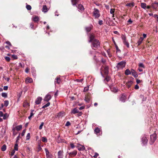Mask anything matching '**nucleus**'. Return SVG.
<instances>
[{"instance_id":"nucleus-33","label":"nucleus","mask_w":158,"mask_h":158,"mask_svg":"<svg viewBox=\"0 0 158 158\" xmlns=\"http://www.w3.org/2000/svg\"><path fill=\"white\" fill-rule=\"evenodd\" d=\"M78 1V0H71L72 4L73 6L76 5Z\"/></svg>"},{"instance_id":"nucleus-29","label":"nucleus","mask_w":158,"mask_h":158,"mask_svg":"<svg viewBox=\"0 0 158 158\" xmlns=\"http://www.w3.org/2000/svg\"><path fill=\"white\" fill-rule=\"evenodd\" d=\"M22 125H19L16 126L15 127L17 131H20L22 129Z\"/></svg>"},{"instance_id":"nucleus-58","label":"nucleus","mask_w":158,"mask_h":158,"mask_svg":"<svg viewBox=\"0 0 158 158\" xmlns=\"http://www.w3.org/2000/svg\"><path fill=\"white\" fill-rule=\"evenodd\" d=\"M99 155V154L97 152H95V155L94 156V157L95 158H96Z\"/></svg>"},{"instance_id":"nucleus-14","label":"nucleus","mask_w":158,"mask_h":158,"mask_svg":"<svg viewBox=\"0 0 158 158\" xmlns=\"http://www.w3.org/2000/svg\"><path fill=\"white\" fill-rule=\"evenodd\" d=\"M79 11L82 12L84 10V8L83 6L81 4H79L77 6Z\"/></svg>"},{"instance_id":"nucleus-15","label":"nucleus","mask_w":158,"mask_h":158,"mask_svg":"<svg viewBox=\"0 0 158 158\" xmlns=\"http://www.w3.org/2000/svg\"><path fill=\"white\" fill-rule=\"evenodd\" d=\"M93 26L92 25L89 27H85V29L86 32H89L93 28Z\"/></svg>"},{"instance_id":"nucleus-12","label":"nucleus","mask_w":158,"mask_h":158,"mask_svg":"<svg viewBox=\"0 0 158 158\" xmlns=\"http://www.w3.org/2000/svg\"><path fill=\"white\" fill-rule=\"evenodd\" d=\"M126 99V97L125 95V94H122L121 95V96L120 98V101L123 102H125V100Z\"/></svg>"},{"instance_id":"nucleus-17","label":"nucleus","mask_w":158,"mask_h":158,"mask_svg":"<svg viewBox=\"0 0 158 158\" xmlns=\"http://www.w3.org/2000/svg\"><path fill=\"white\" fill-rule=\"evenodd\" d=\"M42 100V98L41 97H38L37 98L35 101V103L36 104H39L41 102Z\"/></svg>"},{"instance_id":"nucleus-38","label":"nucleus","mask_w":158,"mask_h":158,"mask_svg":"<svg viewBox=\"0 0 158 158\" xmlns=\"http://www.w3.org/2000/svg\"><path fill=\"white\" fill-rule=\"evenodd\" d=\"M6 146L5 144L3 145L1 149L2 151H5L6 149Z\"/></svg>"},{"instance_id":"nucleus-26","label":"nucleus","mask_w":158,"mask_h":158,"mask_svg":"<svg viewBox=\"0 0 158 158\" xmlns=\"http://www.w3.org/2000/svg\"><path fill=\"white\" fill-rule=\"evenodd\" d=\"M79 112L78 110L77 109V108H75L71 111V114H75Z\"/></svg>"},{"instance_id":"nucleus-36","label":"nucleus","mask_w":158,"mask_h":158,"mask_svg":"<svg viewBox=\"0 0 158 158\" xmlns=\"http://www.w3.org/2000/svg\"><path fill=\"white\" fill-rule=\"evenodd\" d=\"M81 147L79 148L78 149L79 151H83L85 149V148L84 146L81 145Z\"/></svg>"},{"instance_id":"nucleus-39","label":"nucleus","mask_w":158,"mask_h":158,"mask_svg":"<svg viewBox=\"0 0 158 158\" xmlns=\"http://www.w3.org/2000/svg\"><path fill=\"white\" fill-rule=\"evenodd\" d=\"M41 140L43 142L46 143L47 140L46 138L45 137H43L42 138Z\"/></svg>"},{"instance_id":"nucleus-10","label":"nucleus","mask_w":158,"mask_h":158,"mask_svg":"<svg viewBox=\"0 0 158 158\" xmlns=\"http://www.w3.org/2000/svg\"><path fill=\"white\" fill-rule=\"evenodd\" d=\"M51 98L52 97L51 95L49 94H48L46 95L44 100V101L48 102L51 99Z\"/></svg>"},{"instance_id":"nucleus-41","label":"nucleus","mask_w":158,"mask_h":158,"mask_svg":"<svg viewBox=\"0 0 158 158\" xmlns=\"http://www.w3.org/2000/svg\"><path fill=\"white\" fill-rule=\"evenodd\" d=\"M115 9H111L110 10V12L111 14H113V17H114V12Z\"/></svg>"},{"instance_id":"nucleus-9","label":"nucleus","mask_w":158,"mask_h":158,"mask_svg":"<svg viewBox=\"0 0 158 158\" xmlns=\"http://www.w3.org/2000/svg\"><path fill=\"white\" fill-rule=\"evenodd\" d=\"M69 156L72 157L76 156L77 153V151L76 150L73 151V152L68 153Z\"/></svg>"},{"instance_id":"nucleus-28","label":"nucleus","mask_w":158,"mask_h":158,"mask_svg":"<svg viewBox=\"0 0 158 158\" xmlns=\"http://www.w3.org/2000/svg\"><path fill=\"white\" fill-rule=\"evenodd\" d=\"M146 6L147 4L146 3L142 2L141 3L140 6L141 7L144 9H146Z\"/></svg>"},{"instance_id":"nucleus-19","label":"nucleus","mask_w":158,"mask_h":158,"mask_svg":"<svg viewBox=\"0 0 158 158\" xmlns=\"http://www.w3.org/2000/svg\"><path fill=\"white\" fill-rule=\"evenodd\" d=\"M58 158H63V152L60 151L58 152Z\"/></svg>"},{"instance_id":"nucleus-32","label":"nucleus","mask_w":158,"mask_h":158,"mask_svg":"<svg viewBox=\"0 0 158 158\" xmlns=\"http://www.w3.org/2000/svg\"><path fill=\"white\" fill-rule=\"evenodd\" d=\"M94 132L95 134H98V133H99L100 130L99 128L98 127H97L94 130Z\"/></svg>"},{"instance_id":"nucleus-52","label":"nucleus","mask_w":158,"mask_h":158,"mask_svg":"<svg viewBox=\"0 0 158 158\" xmlns=\"http://www.w3.org/2000/svg\"><path fill=\"white\" fill-rule=\"evenodd\" d=\"M89 86H87V87H85L84 88V92H86L88 91V90H89Z\"/></svg>"},{"instance_id":"nucleus-61","label":"nucleus","mask_w":158,"mask_h":158,"mask_svg":"<svg viewBox=\"0 0 158 158\" xmlns=\"http://www.w3.org/2000/svg\"><path fill=\"white\" fill-rule=\"evenodd\" d=\"M78 114H77V116H81L82 114V113L81 112H79H79L77 113Z\"/></svg>"},{"instance_id":"nucleus-27","label":"nucleus","mask_w":158,"mask_h":158,"mask_svg":"<svg viewBox=\"0 0 158 158\" xmlns=\"http://www.w3.org/2000/svg\"><path fill=\"white\" fill-rule=\"evenodd\" d=\"M48 8L46 5H43L42 9V11L44 12H47L48 10Z\"/></svg>"},{"instance_id":"nucleus-31","label":"nucleus","mask_w":158,"mask_h":158,"mask_svg":"<svg viewBox=\"0 0 158 158\" xmlns=\"http://www.w3.org/2000/svg\"><path fill=\"white\" fill-rule=\"evenodd\" d=\"M125 74L126 75H129L131 74V71L129 70V69H127L125 70Z\"/></svg>"},{"instance_id":"nucleus-42","label":"nucleus","mask_w":158,"mask_h":158,"mask_svg":"<svg viewBox=\"0 0 158 158\" xmlns=\"http://www.w3.org/2000/svg\"><path fill=\"white\" fill-rule=\"evenodd\" d=\"M9 101L8 100H5L4 101V105L6 107H7L9 104Z\"/></svg>"},{"instance_id":"nucleus-13","label":"nucleus","mask_w":158,"mask_h":158,"mask_svg":"<svg viewBox=\"0 0 158 158\" xmlns=\"http://www.w3.org/2000/svg\"><path fill=\"white\" fill-rule=\"evenodd\" d=\"M131 73L132 74V75L135 78L137 77H138V75L137 73L135 71V70L133 69H131Z\"/></svg>"},{"instance_id":"nucleus-63","label":"nucleus","mask_w":158,"mask_h":158,"mask_svg":"<svg viewBox=\"0 0 158 158\" xmlns=\"http://www.w3.org/2000/svg\"><path fill=\"white\" fill-rule=\"evenodd\" d=\"M8 87L7 86H4L3 87V89L5 90H6L8 89Z\"/></svg>"},{"instance_id":"nucleus-23","label":"nucleus","mask_w":158,"mask_h":158,"mask_svg":"<svg viewBox=\"0 0 158 158\" xmlns=\"http://www.w3.org/2000/svg\"><path fill=\"white\" fill-rule=\"evenodd\" d=\"M143 40V38L142 37H140L137 42V45L139 46L142 43Z\"/></svg>"},{"instance_id":"nucleus-11","label":"nucleus","mask_w":158,"mask_h":158,"mask_svg":"<svg viewBox=\"0 0 158 158\" xmlns=\"http://www.w3.org/2000/svg\"><path fill=\"white\" fill-rule=\"evenodd\" d=\"M148 140L146 137L143 136L142 138V142L143 145H146L147 144L148 142Z\"/></svg>"},{"instance_id":"nucleus-56","label":"nucleus","mask_w":158,"mask_h":158,"mask_svg":"<svg viewBox=\"0 0 158 158\" xmlns=\"http://www.w3.org/2000/svg\"><path fill=\"white\" fill-rule=\"evenodd\" d=\"M34 110H31V113L30 114V116L32 117L34 114V113H33V112L34 111Z\"/></svg>"},{"instance_id":"nucleus-55","label":"nucleus","mask_w":158,"mask_h":158,"mask_svg":"<svg viewBox=\"0 0 158 158\" xmlns=\"http://www.w3.org/2000/svg\"><path fill=\"white\" fill-rule=\"evenodd\" d=\"M70 125L71 123H70V122L69 121H67L65 125V126L67 127L70 126Z\"/></svg>"},{"instance_id":"nucleus-1","label":"nucleus","mask_w":158,"mask_h":158,"mask_svg":"<svg viewBox=\"0 0 158 158\" xmlns=\"http://www.w3.org/2000/svg\"><path fill=\"white\" fill-rule=\"evenodd\" d=\"M109 67L106 65L102 66L100 70L102 76L104 77L105 76L107 75L109 73Z\"/></svg>"},{"instance_id":"nucleus-22","label":"nucleus","mask_w":158,"mask_h":158,"mask_svg":"<svg viewBox=\"0 0 158 158\" xmlns=\"http://www.w3.org/2000/svg\"><path fill=\"white\" fill-rule=\"evenodd\" d=\"M33 81V80L32 78L28 77L25 80L26 83H31Z\"/></svg>"},{"instance_id":"nucleus-54","label":"nucleus","mask_w":158,"mask_h":158,"mask_svg":"<svg viewBox=\"0 0 158 158\" xmlns=\"http://www.w3.org/2000/svg\"><path fill=\"white\" fill-rule=\"evenodd\" d=\"M26 129H24L22 131V133H21V135L22 136H23L24 135V134L26 132Z\"/></svg>"},{"instance_id":"nucleus-30","label":"nucleus","mask_w":158,"mask_h":158,"mask_svg":"<svg viewBox=\"0 0 158 158\" xmlns=\"http://www.w3.org/2000/svg\"><path fill=\"white\" fill-rule=\"evenodd\" d=\"M39 19L38 16H35L33 17V20L35 22H37L39 21Z\"/></svg>"},{"instance_id":"nucleus-50","label":"nucleus","mask_w":158,"mask_h":158,"mask_svg":"<svg viewBox=\"0 0 158 158\" xmlns=\"http://www.w3.org/2000/svg\"><path fill=\"white\" fill-rule=\"evenodd\" d=\"M44 125V122H42L41 123L40 125L39 129L40 130H41L42 129L43 126Z\"/></svg>"},{"instance_id":"nucleus-24","label":"nucleus","mask_w":158,"mask_h":158,"mask_svg":"<svg viewBox=\"0 0 158 158\" xmlns=\"http://www.w3.org/2000/svg\"><path fill=\"white\" fill-rule=\"evenodd\" d=\"M85 100L87 102H89L90 100V96L89 95H85Z\"/></svg>"},{"instance_id":"nucleus-37","label":"nucleus","mask_w":158,"mask_h":158,"mask_svg":"<svg viewBox=\"0 0 158 158\" xmlns=\"http://www.w3.org/2000/svg\"><path fill=\"white\" fill-rule=\"evenodd\" d=\"M64 112H60L58 113L57 114V116L58 117H62L63 115Z\"/></svg>"},{"instance_id":"nucleus-62","label":"nucleus","mask_w":158,"mask_h":158,"mask_svg":"<svg viewBox=\"0 0 158 158\" xmlns=\"http://www.w3.org/2000/svg\"><path fill=\"white\" fill-rule=\"evenodd\" d=\"M15 153V150H12L11 152V156H12L14 155V154Z\"/></svg>"},{"instance_id":"nucleus-8","label":"nucleus","mask_w":158,"mask_h":158,"mask_svg":"<svg viewBox=\"0 0 158 158\" xmlns=\"http://www.w3.org/2000/svg\"><path fill=\"white\" fill-rule=\"evenodd\" d=\"M45 151L47 158H53V156L52 154H49V152L47 148H45Z\"/></svg>"},{"instance_id":"nucleus-43","label":"nucleus","mask_w":158,"mask_h":158,"mask_svg":"<svg viewBox=\"0 0 158 158\" xmlns=\"http://www.w3.org/2000/svg\"><path fill=\"white\" fill-rule=\"evenodd\" d=\"M2 96L4 98L7 97V93H3L2 94Z\"/></svg>"},{"instance_id":"nucleus-34","label":"nucleus","mask_w":158,"mask_h":158,"mask_svg":"<svg viewBox=\"0 0 158 158\" xmlns=\"http://www.w3.org/2000/svg\"><path fill=\"white\" fill-rule=\"evenodd\" d=\"M18 143H15V144L14 147V150L15 151H18Z\"/></svg>"},{"instance_id":"nucleus-16","label":"nucleus","mask_w":158,"mask_h":158,"mask_svg":"<svg viewBox=\"0 0 158 158\" xmlns=\"http://www.w3.org/2000/svg\"><path fill=\"white\" fill-rule=\"evenodd\" d=\"M158 6V3L156 2H155L153 3L152 4V7L153 9L156 10L157 9Z\"/></svg>"},{"instance_id":"nucleus-49","label":"nucleus","mask_w":158,"mask_h":158,"mask_svg":"<svg viewBox=\"0 0 158 158\" xmlns=\"http://www.w3.org/2000/svg\"><path fill=\"white\" fill-rule=\"evenodd\" d=\"M106 77L105 80L107 81H108L110 80V78L107 75L105 76L104 77Z\"/></svg>"},{"instance_id":"nucleus-46","label":"nucleus","mask_w":158,"mask_h":158,"mask_svg":"<svg viewBox=\"0 0 158 158\" xmlns=\"http://www.w3.org/2000/svg\"><path fill=\"white\" fill-rule=\"evenodd\" d=\"M29 103H28L27 102H24L23 103V106L24 107H27V106H29Z\"/></svg>"},{"instance_id":"nucleus-20","label":"nucleus","mask_w":158,"mask_h":158,"mask_svg":"<svg viewBox=\"0 0 158 158\" xmlns=\"http://www.w3.org/2000/svg\"><path fill=\"white\" fill-rule=\"evenodd\" d=\"M61 80L60 77H57L55 81V84L57 83L59 84L61 82Z\"/></svg>"},{"instance_id":"nucleus-60","label":"nucleus","mask_w":158,"mask_h":158,"mask_svg":"<svg viewBox=\"0 0 158 158\" xmlns=\"http://www.w3.org/2000/svg\"><path fill=\"white\" fill-rule=\"evenodd\" d=\"M70 145L72 148H73L75 147V146L73 143H71Z\"/></svg>"},{"instance_id":"nucleus-5","label":"nucleus","mask_w":158,"mask_h":158,"mask_svg":"<svg viewBox=\"0 0 158 158\" xmlns=\"http://www.w3.org/2000/svg\"><path fill=\"white\" fill-rule=\"evenodd\" d=\"M121 38L123 40V42L124 44L126 45L127 48H129V43L126 40L125 35L123 34H122L121 35Z\"/></svg>"},{"instance_id":"nucleus-47","label":"nucleus","mask_w":158,"mask_h":158,"mask_svg":"<svg viewBox=\"0 0 158 158\" xmlns=\"http://www.w3.org/2000/svg\"><path fill=\"white\" fill-rule=\"evenodd\" d=\"M11 57L14 60L17 59H18V57H17V56L16 55H12L11 56Z\"/></svg>"},{"instance_id":"nucleus-2","label":"nucleus","mask_w":158,"mask_h":158,"mask_svg":"<svg viewBox=\"0 0 158 158\" xmlns=\"http://www.w3.org/2000/svg\"><path fill=\"white\" fill-rule=\"evenodd\" d=\"M100 42L98 40H95L91 42V47L94 50L100 47Z\"/></svg>"},{"instance_id":"nucleus-59","label":"nucleus","mask_w":158,"mask_h":158,"mask_svg":"<svg viewBox=\"0 0 158 158\" xmlns=\"http://www.w3.org/2000/svg\"><path fill=\"white\" fill-rule=\"evenodd\" d=\"M98 24L100 25H101L103 24V21L102 20H100L98 21Z\"/></svg>"},{"instance_id":"nucleus-25","label":"nucleus","mask_w":158,"mask_h":158,"mask_svg":"<svg viewBox=\"0 0 158 158\" xmlns=\"http://www.w3.org/2000/svg\"><path fill=\"white\" fill-rule=\"evenodd\" d=\"M135 3L132 2L131 3H127L126 5V6H128L129 7H132L134 6Z\"/></svg>"},{"instance_id":"nucleus-21","label":"nucleus","mask_w":158,"mask_h":158,"mask_svg":"<svg viewBox=\"0 0 158 158\" xmlns=\"http://www.w3.org/2000/svg\"><path fill=\"white\" fill-rule=\"evenodd\" d=\"M133 82L132 81H128L126 85L128 88H129L132 84Z\"/></svg>"},{"instance_id":"nucleus-44","label":"nucleus","mask_w":158,"mask_h":158,"mask_svg":"<svg viewBox=\"0 0 158 158\" xmlns=\"http://www.w3.org/2000/svg\"><path fill=\"white\" fill-rule=\"evenodd\" d=\"M50 104V103L49 102H48L45 105H44L42 107V108H45V107H46L48 106H49Z\"/></svg>"},{"instance_id":"nucleus-18","label":"nucleus","mask_w":158,"mask_h":158,"mask_svg":"<svg viewBox=\"0 0 158 158\" xmlns=\"http://www.w3.org/2000/svg\"><path fill=\"white\" fill-rule=\"evenodd\" d=\"M110 89L111 91L114 93L118 91L117 88L113 86H110Z\"/></svg>"},{"instance_id":"nucleus-3","label":"nucleus","mask_w":158,"mask_h":158,"mask_svg":"<svg viewBox=\"0 0 158 158\" xmlns=\"http://www.w3.org/2000/svg\"><path fill=\"white\" fill-rule=\"evenodd\" d=\"M126 62L124 61H121L118 63L116 66V68L118 69H122L125 67Z\"/></svg>"},{"instance_id":"nucleus-57","label":"nucleus","mask_w":158,"mask_h":158,"mask_svg":"<svg viewBox=\"0 0 158 158\" xmlns=\"http://www.w3.org/2000/svg\"><path fill=\"white\" fill-rule=\"evenodd\" d=\"M139 66L140 67H142L143 68H144V64L143 63H140L139 64Z\"/></svg>"},{"instance_id":"nucleus-40","label":"nucleus","mask_w":158,"mask_h":158,"mask_svg":"<svg viewBox=\"0 0 158 158\" xmlns=\"http://www.w3.org/2000/svg\"><path fill=\"white\" fill-rule=\"evenodd\" d=\"M140 98L142 99V101H144L146 100V98H144V96L143 95H140Z\"/></svg>"},{"instance_id":"nucleus-6","label":"nucleus","mask_w":158,"mask_h":158,"mask_svg":"<svg viewBox=\"0 0 158 158\" xmlns=\"http://www.w3.org/2000/svg\"><path fill=\"white\" fill-rule=\"evenodd\" d=\"M150 144H152L155 142L156 139V135L155 133H154L150 135Z\"/></svg>"},{"instance_id":"nucleus-51","label":"nucleus","mask_w":158,"mask_h":158,"mask_svg":"<svg viewBox=\"0 0 158 158\" xmlns=\"http://www.w3.org/2000/svg\"><path fill=\"white\" fill-rule=\"evenodd\" d=\"M6 60L7 62H9L10 60V58L9 57L6 56L5 57Z\"/></svg>"},{"instance_id":"nucleus-35","label":"nucleus","mask_w":158,"mask_h":158,"mask_svg":"<svg viewBox=\"0 0 158 158\" xmlns=\"http://www.w3.org/2000/svg\"><path fill=\"white\" fill-rule=\"evenodd\" d=\"M101 61L103 64V65H106L105 64V63L106 62V60L105 59H104V58L103 57H102L101 58Z\"/></svg>"},{"instance_id":"nucleus-4","label":"nucleus","mask_w":158,"mask_h":158,"mask_svg":"<svg viewBox=\"0 0 158 158\" xmlns=\"http://www.w3.org/2000/svg\"><path fill=\"white\" fill-rule=\"evenodd\" d=\"M93 16L95 19L98 18L100 16L99 10L98 9L95 8H94V11L93 12Z\"/></svg>"},{"instance_id":"nucleus-48","label":"nucleus","mask_w":158,"mask_h":158,"mask_svg":"<svg viewBox=\"0 0 158 158\" xmlns=\"http://www.w3.org/2000/svg\"><path fill=\"white\" fill-rule=\"evenodd\" d=\"M26 7L27 9L28 10H30L31 9V6L30 5H27L26 6Z\"/></svg>"},{"instance_id":"nucleus-7","label":"nucleus","mask_w":158,"mask_h":158,"mask_svg":"<svg viewBox=\"0 0 158 158\" xmlns=\"http://www.w3.org/2000/svg\"><path fill=\"white\" fill-rule=\"evenodd\" d=\"M89 43L92 42L95 40H97L95 39V35L93 33L89 34Z\"/></svg>"},{"instance_id":"nucleus-53","label":"nucleus","mask_w":158,"mask_h":158,"mask_svg":"<svg viewBox=\"0 0 158 158\" xmlns=\"http://www.w3.org/2000/svg\"><path fill=\"white\" fill-rule=\"evenodd\" d=\"M38 146V151L39 152L40 151H41L42 150V148H41L40 145L39 144Z\"/></svg>"},{"instance_id":"nucleus-64","label":"nucleus","mask_w":158,"mask_h":158,"mask_svg":"<svg viewBox=\"0 0 158 158\" xmlns=\"http://www.w3.org/2000/svg\"><path fill=\"white\" fill-rule=\"evenodd\" d=\"M139 87L137 85H135V89H139Z\"/></svg>"},{"instance_id":"nucleus-45","label":"nucleus","mask_w":158,"mask_h":158,"mask_svg":"<svg viewBox=\"0 0 158 158\" xmlns=\"http://www.w3.org/2000/svg\"><path fill=\"white\" fill-rule=\"evenodd\" d=\"M30 138V133H28L27 135L26 136V140H29Z\"/></svg>"}]
</instances>
